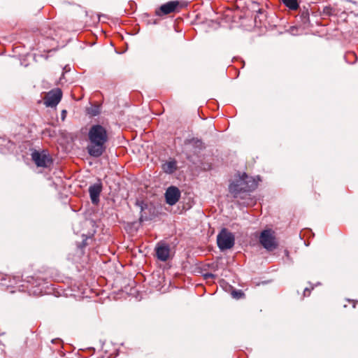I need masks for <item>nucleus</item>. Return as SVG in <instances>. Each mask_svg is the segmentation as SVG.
<instances>
[{"label": "nucleus", "mask_w": 358, "mask_h": 358, "mask_svg": "<svg viewBox=\"0 0 358 358\" xmlns=\"http://www.w3.org/2000/svg\"><path fill=\"white\" fill-rule=\"evenodd\" d=\"M88 144L86 150L90 156L94 158L101 157L106 150L108 141L106 129L99 124H92L87 134Z\"/></svg>", "instance_id": "nucleus-1"}, {"label": "nucleus", "mask_w": 358, "mask_h": 358, "mask_svg": "<svg viewBox=\"0 0 358 358\" xmlns=\"http://www.w3.org/2000/svg\"><path fill=\"white\" fill-rule=\"evenodd\" d=\"M257 185V181L255 178L249 177L245 173H243L238 178L230 183L229 189L234 197H237L238 194L241 193L254 191Z\"/></svg>", "instance_id": "nucleus-2"}, {"label": "nucleus", "mask_w": 358, "mask_h": 358, "mask_svg": "<svg viewBox=\"0 0 358 358\" xmlns=\"http://www.w3.org/2000/svg\"><path fill=\"white\" fill-rule=\"evenodd\" d=\"M21 281H26L36 287L41 286V280L36 279L33 276H27L25 279H23V275L10 276L3 273H0V287L2 288L13 287Z\"/></svg>", "instance_id": "nucleus-3"}, {"label": "nucleus", "mask_w": 358, "mask_h": 358, "mask_svg": "<svg viewBox=\"0 0 358 358\" xmlns=\"http://www.w3.org/2000/svg\"><path fill=\"white\" fill-rule=\"evenodd\" d=\"M217 244L221 251L231 249L235 244V236L226 228H222L217 236Z\"/></svg>", "instance_id": "nucleus-4"}, {"label": "nucleus", "mask_w": 358, "mask_h": 358, "mask_svg": "<svg viewBox=\"0 0 358 358\" xmlns=\"http://www.w3.org/2000/svg\"><path fill=\"white\" fill-rule=\"evenodd\" d=\"M31 159L37 167L49 168L53 164V159L46 150H34L31 154Z\"/></svg>", "instance_id": "nucleus-5"}, {"label": "nucleus", "mask_w": 358, "mask_h": 358, "mask_svg": "<svg viewBox=\"0 0 358 358\" xmlns=\"http://www.w3.org/2000/svg\"><path fill=\"white\" fill-rule=\"evenodd\" d=\"M259 241L260 244L268 251H272L277 248L275 238L271 229L263 230L259 235Z\"/></svg>", "instance_id": "nucleus-6"}, {"label": "nucleus", "mask_w": 358, "mask_h": 358, "mask_svg": "<svg viewBox=\"0 0 358 358\" xmlns=\"http://www.w3.org/2000/svg\"><path fill=\"white\" fill-rule=\"evenodd\" d=\"M135 205L140 208L139 223L152 220L155 217V208L143 201L136 200Z\"/></svg>", "instance_id": "nucleus-7"}, {"label": "nucleus", "mask_w": 358, "mask_h": 358, "mask_svg": "<svg viewBox=\"0 0 358 358\" xmlns=\"http://www.w3.org/2000/svg\"><path fill=\"white\" fill-rule=\"evenodd\" d=\"M180 8L181 3L179 1H169L162 4L159 8H157L155 10V15L159 17H162L173 13L178 12Z\"/></svg>", "instance_id": "nucleus-8"}, {"label": "nucleus", "mask_w": 358, "mask_h": 358, "mask_svg": "<svg viewBox=\"0 0 358 358\" xmlns=\"http://www.w3.org/2000/svg\"><path fill=\"white\" fill-rule=\"evenodd\" d=\"M62 97V92L60 89L57 88L50 91L44 99V104L47 107H55L61 101Z\"/></svg>", "instance_id": "nucleus-9"}, {"label": "nucleus", "mask_w": 358, "mask_h": 358, "mask_svg": "<svg viewBox=\"0 0 358 358\" xmlns=\"http://www.w3.org/2000/svg\"><path fill=\"white\" fill-rule=\"evenodd\" d=\"M164 196L166 203L173 206L179 201L181 192L178 187L172 185L166 189Z\"/></svg>", "instance_id": "nucleus-10"}, {"label": "nucleus", "mask_w": 358, "mask_h": 358, "mask_svg": "<svg viewBox=\"0 0 358 358\" xmlns=\"http://www.w3.org/2000/svg\"><path fill=\"white\" fill-rule=\"evenodd\" d=\"M155 255L157 258L162 261L166 262L169 259L170 256V246L164 242L158 243L155 248Z\"/></svg>", "instance_id": "nucleus-11"}, {"label": "nucleus", "mask_w": 358, "mask_h": 358, "mask_svg": "<svg viewBox=\"0 0 358 358\" xmlns=\"http://www.w3.org/2000/svg\"><path fill=\"white\" fill-rule=\"evenodd\" d=\"M103 189V185L101 182L91 185L89 187L88 192L91 201L93 204L96 205L100 201V194Z\"/></svg>", "instance_id": "nucleus-12"}, {"label": "nucleus", "mask_w": 358, "mask_h": 358, "mask_svg": "<svg viewBox=\"0 0 358 358\" xmlns=\"http://www.w3.org/2000/svg\"><path fill=\"white\" fill-rule=\"evenodd\" d=\"M163 171L166 174H173L178 170L177 161L175 159H170L162 164Z\"/></svg>", "instance_id": "nucleus-13"}, {"label": "nucleus", "mask_w": 358, "mask_h": 358, "mask_svg": "<svg viewBox=\"0 0 358 358\" xmlns=\"http://www.w3.org/2000/svg\"><path fill=\"white\" fill-rule=\"evenodd\" d=\"M185 143L192 145L193 149L192 152L194 155H198L199 153L201 152V150H203L205 148V146L202 141L198 138H193L190 140H187L185 141Z\"/></svg>", "instance_id": "nucleus-14"}, {"label": "nucleus", "mask_w": 358, "mask_h": 358, "mask_svg": "<svg viewBox=\"0 0 358 358\" xmlns=\"http://www.w3.org/2000/svg\"><path fill=\"white\" fill-rule=\"evenodd\" d=\"M280 2L291 10H296L299 8L298 0H280Z\"/></svg>", "instance_id": "nucleus-15"}, {"label": "nucleus", "mask_w": 358, "mask_h": 358, "mask_svg": "<svg viewBox=\"0 0 358 358\" xmlns=\"http://www.w3.org/2000/svg\"><path fill=\"white\" fill-rule=\"evenodd\" d=\"M87 113L88 115L94 117L100 114L101 106L100 105H91L90 107L87 108Z\"/></svg>", "instance_id": "nucleus-16"}, {"label": "nucleus", "mask_w": 358, "mask_h": 358, "mask_svg": "<svg viewBox=\"0 0 358 358\" xmlns=\"http://www.w3.org/2000/svg\"><path fill=\"white\" fill-rule=\"evenodd\" d=\"M345 59L346 62L349 64H354L357 60V56L353 52H348L345 56Z\"/></svg>", "instance_id": "nucleus-17"}, {"label": "nucleus", "mask_w": 358, "mask_h": 358, "mask_svg": "<svg viewBox=\"0 0 358 358\" xmlns=\"http://www.w3.org/2000/svg\"><path fill=\"white\" fill-rule=\"evenodd\" d=\"M300 18L304 24H306L309 22V21H310L309 12L307 9L305 10H303L301 13Z\"/></svg>", "instance_id": "nucleus-18"}, {"label": "nucleus", "mask_w": 358, "mask_h": 358, "mask_svg": "<svg viewBox=\"0 0 358 358\" xmlns=\"http://www.w3.org/2000/svg\"><path fill=\"white\" fill-rule=\"evenodd\" d=\"M231 296L233 298L239 299L244 296V293L240 289H233L231 292Z\"/></svg>", "instance_id": "nucleus-19"}, {"label": "nucleus", "mask_w": 358, "mask_h": 358, "mask_svg": "<svg viewBox=\"0 0 358 358\" xmlns=\"http://www.w3.org/2000/svg\"><path fill=\"white\" fill-rule=\"evenodd\" d=\"M203 277L205 280H208L210 278L215 279L216 278V275L212 273H205L203 274Z\"/></svg>", "instance_id": "nucleus-20"}, {"label": "nucleus", "mask_w": 358, "mask_h": 358, "mask_svg": "<svg viewBox=\"0 0 358 358\" xmlns=\"http://www.w3.org/2000/svg\"><path fill=\"white\" fill-rule=\"evenodd\" d=\"M331 11V8L329 6H325L323 8V13L326 15H330Z\"/></svg>", "instance_id": "nucleus-21"}, {"label": "nucleus", "mask_w": 358, "mask_h": 358, "mask_svg": "<svg viewBox=\"0 0 358 358\" xmlns=\"http://www.w3.org/2000/svg\"><path fill=\"white\" fill-rule=\"evenodd\" d=\"M208 266L209 268H210L211 269H213V271H216L217 270V268H218V266L216 264V265H214L213 264H208Z\"/></svg>", "instance_id": "nucleus-22"}, {"label": "nucleus", "mask_w": 358, "mask_h": 358, "mask_svg": "<svg viewBox=\"0 0 358 358\" xmlns=\"http://www.w3.org/2000/svg\"><path fill=\"white\" fill-rule=\"evenodd\" d=\"M310 290L309 288L308 287H306L304 289V291H303V295L306 296H308L310 294Z\"/></svg>", "instance_id": "nucleus-23"}, {"label": "nucleus", "mask_w": 358, "mask_h": 358, "mask_svg": "<svg viewBox=\"0 0 358 358\" xmlns=\"http://www.w3.org/2000/svg\"><path fill=\"white\" fill-rule=\"evenodd\" d=\"M70 70H71V67H70V66H69V65H66V66L64 67V69H63V71H64V72H63V74H64V73H66V72L69 71Z\"/></svg>", "instance_id": "nucleus-24"}, {"label": "nucleus", "mask_w": 358, "mask_h": 358, "mask_svg": "<svg viewBox=\"0 0 358 358\" xmlns=\"http://www.w3.org/2000/svg\"><path fill=\"white\" fill-rule=\"evenodd\" d=\"M66 110H63L62 111V114H61V118L62 120H64V119L66 118Z\"/></svg>", "instance_id": "nucleus-25"}, {"label": "nucleus", "mask_w": 358, "mask_h": 358, "mask_svg": "<svg viewBox=\"0 0 358 358\" xmlns=\"http://www.w3.org/2000/svg\"><path fill=\"white\" fill-rule=\"evenodd\" d=\"M87 245V240L85 239L82 241L81 244L79 245L80 248L85 247Z\"/></svg>", "instance_id": "nucleus-26"}, {"label": "nucleus", "mask_w": 358, "mask_h": 358, "mask_svg": "<svg viewBox=\"0 0 358 358\" xmlns=\"http://www.w3.org/2000/svg\"><path fill=\"white\" fill-rule=\"evenodd\" d=\"M257 11V13H262L263 10H262V9H261V8H259Z\"/></svg>", "instance_id": "nucleus-27"}, {"label": "nucleus", "mask_w": 358, "mask_h": 358, "mask_svg": "<svg viewBox=\"0 0 358 358\" xmlns=\"http://www.w3.org/2000/svg\"><path fill=\"white\" fill-rule=\"evenodd\" d=\"M353 301V308H355V301Z\"/></svg>", "instance_id": "nucleus-28"}, {"label": "nucleus", "mask_w": 358, "mask_h": 358, "mask_svg": "<svg viewBox=\"0 0 358 358\" xmlns=\"http://www.w3.org/2000/svg\"><path fill=\"white\" fill-rule=\"evenodd\" d=\"M97 18H98V22L100 21V17L98 16Z\"/></svg>", "instance_id": "nucleus-29"}, {"label": "nucleus", "mask_w": 358, "mask_h": 358, "mask_svg": "<svg viewBox=\"0 0 358 358\" xmlns=\"http://www.w3.org/2000/svg\"><path fill=\"white\" fill-rule=\"evenodd\" d=\"M257 3H254V6H257ZM253 9H255V7H253Z\"/></svg>", "instance_id": "nucleus-30"}, {"label": "nucleus", "mask_w": 358, "mask_h": 358, "mask_svg": "<svg viewBox=\"0 0 358 358\" xmlns=\"http://www.w3.org/2000/svg\"><path fill=\"white\" fill-rule=\"evenodd\" d=\"M187 158L189 160H190V157H189V156H187Z\"/></svg>", "instance_id": "nucleus-31"}]
</instances>
